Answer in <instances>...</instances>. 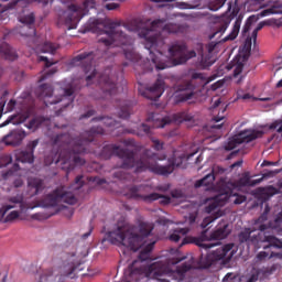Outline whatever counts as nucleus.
<instances>
[{
    "mask_svg": "<svg viewBox=\"0 0 282 282\" xmlns=\"http://www.w3.org/2000/svg\"><path fill=\"white\" fill-rule=\"evenodd\" d=\"M120 28V22L108 21L102 24V20L90 19L88 21V32L94 34H106V37H100L99 43H104L106 47H124L123 54L127 61L133 63L137 74H147L156 68L158 72L167 69V67H175V65H184L186 61L195 58L197 53L195 51L186 52V45L174 44L169 47V54L173 58L172 62H164L162 59V51L158 47L164 46V34H180L184 32V26L180 24H166L164 20H141L134 28L140 39L144 40L145 50L150 52L151 59H142V56L133 50V37L127 35Z\"/></svg>",
    "mask_w": 282,
    "mask_h": 282,
    "instance_id": "obj_1",
    "label": "nucleus"
},
{
    "mask_svg": "<svg viewBox=\"0 0 282 282\" xmlns=\"http://www.w3.org/2000/svg\"><path fill=\"white\" fill-rule=\"evenodd\" d=\"M101 155L106 158V160H109L111 155H116L117 158H120L122 160L121 169H133V166H137L135 172L142 173V171H151V173H154L155 175H171L173 171H175V166H180L183 161L188 162L191 158L194 155H197V151L191 152V153H184L181 155L180 161H174L172 164L169 165H160L158 164V160H166V155H163V158H160L158 153H154L151 150H144V152L141 155V159L135 162V152L130 149H122L119 145L116 144H108L105 145Z\"/></svg>",
    "mask_w": 282,
    "mask_h": 282,
    "instance_id": "obj_2",
    "label": "nucleus"
},
{
    "mask_svg": "<svg viewBox=\"0 0 282 282\" xmlns=\"http://www.w3.org/2000/svg\"><path fill=\"white\" fill-rule=\"evenodd\" d=\"M96 135H105V129L100 126L93 127L90 130L85 131L82 137L74 139L69 133L57 134L53 139V147L57 148V160L55 164L61 162L67 173L73 171L74 166H84L85 159L80 155L87 153V145L94 142Z\"/></svg>",
    "mask_w": 282,
    "mask_h": 282,
    "instance_id": "obj_3",
    "label": "nucleus"
},
{
    "mask_svg": "<svg viewBox=\"0 0 282 282\" xmlns=\"http://www.w3.org/2000/svg\"><path fill=\"white\" fill-rule=\"evenodd\" d=\"M155 243V240L148 242L140 251L138 260H134L124 271V275L130 281H140L143 276H147L148 279H155V281L171 282V279L175 276V273L171 270L169 259L159 260L148 267L142 264L144 261H152L151 252H153Z\"/></svg>",
    "mask_w": 282,
    "mask_h": 282,
    "instance_id": "obj_4",
    "label": "nucleus"
},
{
    "mask_svg": "<svg viewBox=\"0 0 282 282\" xmlns=\"http://www.w3.org/2000/svg\"><path fill=\"white\" fill-rule=\"evenodd\" d=\"M151 232H153V225L149 223H140L135 226L123 220L118 221L117 228L107 234V239L113 246L126 248L123 254H127L129 250L138 252L142 246H147Z\"/></svg>",
    "mask_w": 282,
    "mask_h": 282,
    "instance_id": "obj_5",
    "label": "nucleus"
},
{
    "mask_svg": "<svg viewBox=\"0 0 282 282\" xmlns=\"http://www.w3.org/2000/svg\"><path fill=\"white\" fill-rule=\"evenodd\" d=\"M76 256L66 252L59 253L53 259L54 269L44 270L39 274L37 282H61L63 276L74 279V272L78 268L74 262Z\"/></svg>",
    "mask_w": 282,
    "mask_h": 282,
    "instance_id": "obj_6",
    "label": "nucleus"
},
{
    "mask_svg": "<svg viewBox=\"0 0 282 282\" xmlns=\"http://www.w3.org/2000/svg\"><path fill=\"white\" fill-rule=\"evenodd\" d=\"M54 88L50 84H42L35 89V95L41 100H44V105H58V109L55 111L56 116H63V110L67 109L74 102V88L62 89L61 97H54Z\"/></svg>",
    "mask_w": 282,
    "mask_h": 282,
    "instance_id": "obj_7",
    "label": "nucleus"
},
{
    "mask_svg": "<svg viewBox=\"0 0 282 282\" xmlns=\"http://www.w3.org/2000/svg\"><path fill=\"white\" fill-rule=\"evenodd\" d=\"M208 230H204L199 237H189L184 238L182 241V246H186V243H195L198 248H203L204 250H210V248H215V246H219V241L226 239L228 235H230V229L228 228V223L221 221L218 224L216 230H214L209 237H207Z\"/></svg>",
    "mask_w": 282,
    "mask_h": 282,
    "instance_id": "obj_8",
    "label": "nucleus"
},
{
    "mask_svg": "<svg viewBox=\"0 0 282 282\" xmlns=\"http://www.w3.org/2000/svg\"><path fill=\"white\" fill-rule=\"evenodd\" d=\"M97 85L100 93L93 94L95 100H111L118 94V75L107 68L97 76Z\"/></svg>",
    "mask_w": 282,
    "mask_h": 282,
    "instance_id": "obj_9",
    "label": "nucleus"
},
{
    "mask_svg": "<svg viewBox=\"0 0 282 282\" xmlns=\"http://www.w3.org/2000/svg\"><path fill=\"white\" fill-rule=\"evenodd\" d=\"M232 248H235V243H228L216 249L213 252L206 253V256L202 253L199 259L200 268L206 270L210 268V265H213V263H215L216 261L229 263L232 257H235V250Z\"/></svg>",
    "mask_w": 282,
    "mask_h": 282,
    "instance_id": "obj_10",
    "label": "nucleus"
},
{
    "mask_svg": "<svg viewBox=\"0 0 282 282\" xmlns=\"http://www.w3.org/2000/svg\"><path fill=\"white\" fill-rule=\"evenodd\" d=\"M94 52H84L70 61L72 67H82L85 74L90 73V75L86 77L87 86L91 85V79L97 76L96 67L94 66Z\"/></svg>",
    "mask_w": 282,
    "mask_h": 282,
    "instance_id": "obj_11",
    "label": "nucleus"
},
{
    "mask_svg": "<svg viewBox=\"0 0 282 282\" xmlns=\"http://www.w3.org/2000/svg\"><path fill=\"white\" fill-rule=\"evenodd\" d=\"M77 199L72 192H66L63 188H56L51 194L46 195L43 199V206L46 208L58 206L59 204H69L74 206Z\"/></svg>",
    "mask_w": 282,
    "mask_h": 282,
    "instance_id": "obj_12",
    "label": "nucleus"
},
{
    "mask_svg": "<svg viewBox=\"0 0 282 282\" xmlns=\"http://www.w3.org/2000/svg\"><path fill=\"white\" fill-rule=\"evenodd\" d=\"M83 17H85V13H83L80 7L70 4L66 11L62 12L58 21L59 23H65V25H68V30H74Z\"/></svg>",
    "mask_w": 282,
    "mask_h": 282,
    "instance_id": "obj_13",
    "label": "nucleus"
},
{
    "mask_svg": "<svg viewBox=\"0 0 282 282\" xmlns=\"http://www.w3.org/2000/svg\"><path fill=\"white\" fill-rule=\"evenodd\" d=\"M262 135L263 131L245 130L230 139L229 142L225 145V150L232 151V149H237L238 144H248V142H252L253 140H257V138H261Z\"/></svg>",
    "mask_w": 282,
    "mask_h": 282,
    "instance_id": "obj_14",
    "label": "nucleus"
},
{
    "mask_svg": "<svg viewBox=\"0 0 282 282\" xmlns=\"http://www.w3.org/2000/svg\"><path fill=\"white\" fill-rule=\"evenodd\" d=\"M144 187L142 185H133L129 187L128 193H126V197L128 199H135V202H145V204H151L152 202H158V198L160 197L158 193H152L149 195H143L142 189Z\"/></svg>",
    "mask_w": 282,
    "mask_h": 282,
    "instance_id": "obj_15",
    "label": "nucleus"
},
{
    "mask_svg": "<svg viewBox=\"0 0 282 282\" xmlns=\"http://www.w3.org/2000/svg\"><path fill=\"white\" fill-rule=\"evenodd\" d=\"M195 96V86L191 82L183 83L177 86L175 95H174V102L180 105V102H186L191 100Z\"/></svg>",
    "mask_w": 282,
    "mask_h": 282,
    "instance_id": "obj_16",
    "label": "nucleus"
},
{
    "mask_svg": "<svg viewBox=\"0 0 282 282\" xmlns=\"http://www.w3.org/2000/svg\"><path fill=\"white\" fill-rule=\"evenodd\" d=\"M19 21L20 23H22V25L19 29V34H21V36H26L29 39H34L36 36V29L34 28V13L24 15L20 18Z\"/></svg>",
    "mask_w": 282,
    "mask_h": 282,
    "instance_id": "obj_17",
    "label": "nucleus"
},
{
    "mask_svg": "<svg viewBox=\"0 0 282 282\" xmlns=\"http://www.w3.org/2000/svg\"><path fill=\"white\" fill-rule=\"evenodd\" d=\"M39 147V139H35L26 144V149L15 154L17 162L22 164H34V149Z\"/></svg>",
    "mask_w": 282,
    "mask_h": 282,
    "instance_id": "obj_18",
    "label": "nucleus"
},
{
    "mask_svg": "<svg viewBox=\"0 0 282 282\" xmlns=\"http://www.w3.org/2000/svg\"><path fill=\"white\" fill-rule=\"evenodd\" d=\"M26 135L28 134L25 133L24 130H21V129L11 130L8 134H6L2 138V142L7 147H21Z\"/></svg>",
    "mask_w": 282,
    "mask_h": 282,
    "instance_id": "obj_19",
    "label": "nucleus"
},
{
    "mask_svg": "<svg viewBox=\"0 0 282 282\" xmlns=\"http://www.w3.org/2000/svg\"><path fill=\"white\" fill-rule=\"evenodd\" d=\"M281 188H282V180L278 182V188L272 185H269L267 187H258L254 191V196L258 199H261L262 202H268L270 197H274V195H279V193H281Z\"/></svg>",
    "mask_w": 282,
    "mask_h": 282,
    "instance_id": "obj_20",
    "label": "nucleus"
},
{
    "mask_svg": "<svg viewBox=\"0 0 282 282\" xmlns=\"http://www.w3.org/2000/svg\"><path fill=\"white\" fill-rule=\"evenodd\" d=\"M162 94H164V79H162V77H159L152 87H149L144 93H141V95L149 100H158L159 98H162Z\"/></svg>",
    "mask_w": 282,
    "mask_h": 282,
    "instance_id": "obj_21",
    "label": "nucleus"
},
{
    "mask_svg": "<svg viewBox=\"0 0 282 282\" xmlns=\"http://www.w3.org/2000/svg\"><path fill=\"white\" fill-rule=\"evenodd\" d=\"M231 193L232 192L229 189L225 192V194H221L218 197H216V199H214L212 203L208 204V206L205 207V213H207L208 215H210V213H215V210H217L219 206H224V204L228 202Z\"/></svg>",
    "mask_w": 282,
    "mask_h": 282,
    "instance_id": "obj_22",
    "label": "nucleus"
},
{
    "mask_svg": "<svg viewBox=\"0 0 282 282\" xmlns=\"http://www.w3.org/2000/svg\"><path fill=\"white\" fill-rule=\"evenodd\" d=\"M261 182H263V178L251 180L250 172H245L242 173L241 177L236 182V186H239V188H243L246 186L252 187L261 184Z\"/></svg>",
    "mask_w": 282,
    "mask_h": 282,
    "instance_id": "obj_23",
    "label": "nucleus"
},
{
    "mask_svg": "<svg viewBox=\"0 0 282 282\" xmlns=\"http://www.w3.org/2000/svg\"><path fill=\"white\" fill-rule=\"evenodd\" d=\"M254 230L250 228H246L245 230L240 231L238 235V239L240 243H258L259 235H252Z\"/></svg>",
    "mask_w": 282,
    "mask_h": 282,
    "instance_id": "obj_24",
    "label": "nucleus"
},
{
    "mask_svg": "<svg viewBox=\"0 0 282 282\" xmlns=\"http://www.w3.org/2000/svg\"><path fill=\"white\" fill-rule=\"evenodd\" d=\"M0 56L6 61H17L19 58L17 51L8 43L0 44Z\"/></svg>",
    "mask_w": 282,
    "mask_h": 282,
    "instance_id": "obj_25",
    "label": "nucleus"
},
{
    "mask_svg": "<svg viewBox=\"0 0 282 282\" xmlns=\"http://www.w3.org/2000/svg\"><path fill=\"white\" fill-rule=\"evenodd\" d=\"M9 202L11 205H3L0 208V217H6V213H8V210H12V208H17V204L20 208L23 206V197L22 196H13V197L9 198Z\"/></svg>",
    "mask_w": 282,
    "mask_h": 282,
    "instance_id": "obj_26",
    "label": "nucleus"
},
{
    "mask_svg": "<svg viewBox=\"0 0 282 282\" xmlns=\"http://www.w3.org/2000/svg\"><path fill=\"white\" fill-rule=\"evenodd\" d=\"M172 118L174 122L182 124V122H193L195 116H193V113H191L188 110H184V111L174 113Z\"/></svg>",
    "mask_w": 282,
    "mask_h": 282,
    "instance_id": "obj_27",
    "label": "nucleus"
},
{
    "mask_svg": "<svg viewBox=\"0 0 282 282\" xmlns=\"http://www.w3.org/2000/svg\"><path fill=\"white\" fill-rule=\"evenodd\" d=\"M56 50H58V44L52 42H45L36 46V51L42 52V54H56Z\"/></svg>",
    "mask_w": 282,
    "mask_h": 282,
    "instance_id": "obj_28",
    "label": "nucleus"
},
{
    "mask_svg": "<svg viewBox=\"0 0 282 282\" xmlns=\"http://www.w3.org/2000/svg\"><path fill=\"white\" fill-rule=\"evenodd\" d=\"M128 133H133V135L144 138V135H151V126L141 123L137 129L128 130Z\"/></svg>",
    "mask_w": 282,
    "mask_h": 282,
    "instance_id": "obj_29",
    "label": "nucleus"
},
{
    "mask_svg": "<svg viewBox=\"0 0 282 282\" xmlns=\"http://www.w3.org/2000/svg\"><path fill=\"white\" fill-rule=\"evenodd\" d=\"M263 241L269 243L263 247V250H268V248H276L278 250H281L282 248L281 239L276 238L275 236H264Z\"/></svg>",
    "mask_w": 282,
    "mask_h": 282,
    "instance_id": "obj_30",
    "label": "nucleus"
},
{
    "mask_svg": "<svg viewBox=\"0 0 282 282\" xmlns=\"http://www.w3.org/2000/svg\"><path fill=\"white\" fill-rule=\"evenodd\" d=\"M119 118L127 120L131 116V101H122V104H119Z\"/></svg>",
    "mask_w": 282,
    "mask_h": 282,
    "instance_id": "obj_31",
    "label": "nucleus"
},
{
    "mask_svg": "<svg viewBox=\"0 0 282 282\" xmlns=\"http://www.w3.org/2000/svg\"><path fill=\"white\" fill-rule=\"evenodd\" d=\"M198 54L202 56L200 59V67L203 69H208V67H213V65H215V61L210 59V57H204V45L203 44H198Z\"/></svg>",
    "mask_w": 282,
    "mask_h": 282,
    "instance_id": "obj_32",
    "label": "nucleus"
},
{
    "mask_svg": "<svg viewBox=\"0 0 282 282\" xmlns=\"http://www.w3.org/2000/svg\"><path fill=\"white\" fill-rule=\"evenodd\" d=\"M185 235H188V228H176L170 235L169 239L170 241H174V243H177V241H180L182 237H185Z\"/></svg>",
    "mask_w": 282,
    "mask_h": 282,
    "instance_id": "obj_33",
    "label": "nucleus"
},
{
    "mask_svg": "<svg viewBox=\"0 0 282 282\" xmlns=\"http://www.w3.org/2000/svg\"><path fill=\"white\" fill-rule=\"evenodd\" d=\"M23 122H25V118L21 115H12L0 124V129H2V127H8V124H21Z\"/></svg>",
    "mask_w": 282,
    "mask_h": 282,
    "instance_id": "obj_34",
    "label": "nucleus"
},
{
    "mask_svg": "<svg viewBox=\"0 0 282 282\" xmlns=\"http://www.w3.org/2000/svg\"><path fill=\"white\" fill-rule=\"evenodd\" d=\"M28 184L30 186V188H34V194L39 195V193H41V191L43 189V180L41 178H36V177H31L28 181Z\"/></svg>",
    "mask_w": 282,
    "mask_h": 282,
    "instance_id": "obj_35",
    "label": "nucleus"
},
{
    "mask_svg": "<svg viewBox=\"0 0 282 282\" xmlns=\"http://www.w3.org/2000/svg\"><path fill=\"white\" fill-rule=\"evenodd\" d=\"M220 21H221V23L216 26V32L214 34L209 35L210 40L215 39V36H217V34H220V35L224 34V32H226V30H228V26L230 25V20L227 19L225 21L224 19H221Z\"/></svg>",
    "mask_w": 282,
    "mask_h": 282,
    "instance_id": "obj_36",
    "label": "nucleus"
},
{
    "mask_svg": "<svg viewBox=\"0 0 282 282\" xmlns=\"http://www.w3.org/2000/svg\"><path fill=\"white\" fill-rule=\"evenodd\" d=\"M215 182V174H207L202 180L196 181L195 188H202V186H210Z\"/></svg>",
    "mask_w": 282,
    "mask_h": 282,
    "instance_id": "obj_37",
    "label": "nucleus"
},
{
    "mask_svg": "<svg viewBox=\"0 0 282 282\" xmlns=\"http://www.w3.org/2000/svg\"><path fill=\"white\" fill-rule=\"evenodd\" d=\"M215 182V174H207L202 180L196 181L195 188H202V186H210Z\"/></svg>",
    "mask_w": 282,
    "mask_h": 282,
    "instance_id": "obj_38",
    "label": "nucleus"
},
{
    "mask_svg": "<svg viewBox=\"0 0 282 282\" xmlns=\"http://www.w3.org/2000/svg\"><path fill=\"white\" fill-rule=\"evenodd\" d=\"M282 3L273 4L271 8L261 11L260 17H269V14H282Z\"/></svg>",
    "mask_w": 282,
    "mask_h": 282,
    "instance_id": "obj_39",
    "label": "nucleus"
},
{
    "mask_svg": "<svg viewBox=\"0 0 282 282\" xmlns=\"http://www.w3.org/2000/svg\"><path fill=\"white\" fill-rule=\"evenodd\" d=\"M93 122H101L105 127H116L118 124L111 117H95Z\"/></svg>",
    "mask_w": 282,
    "mask_h": 282,
    "instance_id": "obj_40",
    "label": "nucleus"
},
{
    "mask_svg": "<svg viewBox=\"0 0 282 282\" xmlns=\"http://www.w3.org/2000/svg\"><path fill=\"white\" fill-rule=\"evenodd\" d=\"M225 4L226 0H214L208 4V9L212 10V12H217V10H221Z\"/></svg>",
    "mask_w": 282,
    "mask_h": 282,
    "instance_id": "obj_41",
    "label": "nucleus"
},
{
    "mask_svg": "<svg viewBox=\"0 0 282 282\" xmlns=\"http://www.w3.org/2000/svg\"><path fill=\"white\" fill-rule=\"evenodd\" d=\"M282 224V212L278 213L274 220L269 223V228H272V230H276L278 228H281Z\"/></svg>",
    "mask_w": 282,
    "mask_h": 282,
    "instance_id": "obj_42",
    "label": "nucleus"
},
{
    "mask_svg": "<svg viewBox=\"0 0 282 282\" xmlns=\"http://www.w3.org/2000/svg\"><path fill=\"white\" fill-rule=\"evenodd\" d=\"M253 21H254V15H250L248 19H247V21H246V23H245V25H243V28H242V34H248V32H250V28H252V23H253Z\"/></svg>",
    "mask_w": 282,
    "mask_h": 282,
    "instance_id": "obj_43",
    "label": "nucleus"
},
{
    "mask_svg": "<svg viewBox=\"0 0 282 282\" xmlns=\"http://www.w3.org/2000/svg\"><path fill=\"white\" fill-rule=\"evenodd\" d=\"M40 124H43V118L36 117L30 121L29 128L30 129H39Z\"/></svg>",
    "mask_w": 282,
    "mask_h": 282,
    "instance_id": "obj_44",
    "label": "nucleus"
},
{
    "mask_svg": "<svg viewBox=\"0 0 282 282\" xmlns=\"http://www.w3.org/2000/svg\"><path fill=\"white\" fill-rule=\"evenodd\" d=\"M19 1H21V0H14L4 7L0 4V14H3V12H7V10H12V9L17 8V3H19Z\"/></svg>",
    "mask_w": 282,
    "mask_h": 282,
    "instance_id": "obj_45",
    "label": "nucleus"
},
{
    "mask_svg": "<svg viewBox=\"0 0 282 282\" xmlns=\"http://www.w3.org/2000/svg\"><path fill=\"white\" fill-rule=\"evenodd\" d=\"M219 216H208L206 218L203 219V223L200 224V227L204 228H208V226H210V224H213V221H215V219H217Z\"/></svg>",
    "mask_w": 282,
    "mask_h": 282,
    "instance_id": "obj_46",
    "label": "nucleus"
},
{
    "mask_svg": "<svg viewBox=\"0 0 282 282\" xmlns=\"http://www.w3.org/2000/svg\"><path fill=\"white\" fill-rule=\"evenodd\" d=\"M178 8L181 10H195V9L199 8V3L191 4V3H186V2H181V3H178Z\"/></svg>",
    "mask_w": 282,
    "mask_h": 282,
    "instance_id": "obj_47",
    "label": "nucleus"
},
{
    "mask_svg": "<svg viewBox=\"0 0 282 282\" xmlns=\"http://www.w3.org/2000/svg\"><path fill=\"white\" fill-rule=\"evenodd\" d=\"M239 30L238 26L234 25L231 33L225 37V41H235L239 36Z\"/></svg>",
    "mask_w": 282,
    "mask_h": 282,
    "instance_id": "obj_48",
    "label": "nucleus"
},
{
    "mask_svg": "<svg viewBox=\"0 0 282 282\" xmlns=\"http://www.w3.org/2000/svg\"><path fill=\"white\" fill-rule=\"evenodd\" d=\"M152 143L154 151H162L164 149V142L160 141V139L152 138Z\"/></svg>",
    "mask_w": 282,
    "mask_h": 282,
    "instance_id": "obj_49",
    "label": "nucleus"
},
{
    "mask_svg": "<svg viewBox=\"0 0 282 282\" xmlns=\"http://www.w3.org/2000/svg\"><path fill=\"white\" fill-rule=\"evenodd\" d=\"M8 98V91H4L0 98V118L3 116V109L6 107V100Z\"/></svg>",
    "mask_w": 282,
    "mask_h": 282,
    "instance_id": "obj_50",
    "label": "nucleus"
},
{
    "mask_svg": "<svg viewBox=\"0 0 282 282\" xmlns=\"http://www.w3.org/2000/svg\"><path fill=\"white\" fill-rule=\"evenodd\" d=\"M57 69L56 68H51L50 70L45 72L44 75H42L39 79V83H43L48 76H54L56 74Z\"/></svg>",
    "mask_w": 282,
    "mask_h": 282,
    "instance_id": "obj_51",
    "label": "nucleus"
},
{
    "mask_svg": "<svg viewBox=\"0 0 282 282\" xmlns=\"http://www.w3.org/2000/svg\"><path fill=\"white\" fill-rule=\"evenodd\" d=\"M19 212L18 210H13L10 214L7 215V217L4 218V221H14V219H19Z\"/></svg>",
    "mask_w": 282,
    "mask_h": 282,
    "instance_id": "obj_52",
    "label": "nucleus"
},
{
    "mask_svg": "<svg viewBox=\"0 0 282 282\" xmlns=\"http://www.w3.org/2000/svg\"><path fill=\"white\" fill-rule=\"evenodd\" d=\"M167 124H169V121L166 120V118H163V119L156 121L154 127L156 129H164V127L167 126Z\"/></svg>",
    "mask_w": 282,
    "mask_h": 282,
    "instance_id": "obj_53",
    "label": "nucleus"
},
{
    "mask_svg": "<svg viewBox=\"0 0 282 282\" xmlns=\"http://www.w3.org/2000/svg\"><path fill=\"white\" fill-rule=\"evenodd\" d=\"M39 61L40 62H43L44 63V67H46V68H50V67H52V65H54L55 63L54 62H51L47 57H45V56H40L39 57Z\"/></svg>",
    "mask_w": 282,
    "mask_h": 282,
    "instance_id": "obj_54",
    "label": "nucleus"
},
{
    "mask_svg": "<svg viewBox=\"0 0 282 282\" xmlns=\"http://www.w3.org/2000/svg\"><path fill=\"white\" fill-rule=\"evenodd\" d=\"M243 72V63H238L234 69V76L237 77Z\"/></svg>",
    "mask_w": 282,
    "mask_h": 282,
    "instance_id": "obj_55",
    "label": "nucleus"
},
{
    "mask_svg": "<svg viewBox=\"0 0 282 282\" xmlns=\"http://www.w3.org/2000/svg\"><path fill=\"white\" fill-rule=\"evenodd\" d=\"M281 171L275 170V171H268L262 175V182L265 180V177H274V175L279 174Z\"/></svg>",
    "mask_w": 282,
    "mask_h": 282,
    "instance_id": "obj_56",
    "label": "nucleus"
},
{
    "mask_svg": "<svg viewBox=\"0 0 282 282\" xmlns=\"http://www.w3.org/2000/svg\"><path fill=\"white\" fill-rule=\"evenodd\" d=\"M238 98L240 100H254V97H252V95H250V93H247V94H243V95L238 93Z\"/></svg>",
    "mask_w": 282,
    "mask_h": 282,
    "instance_id": "obj_57",
    "label": "nucleus"
},
{
    "mask_svg": "<svg viewBox=\"0 0 282 282\" xmlns=\"http://www.w3.org/2000/svg\"><path fill=\"white\" fill-rule=\"evenodd\" d=\"M75 184L77 185L76 188H83V185L85 184L83 181V175L76 176Z\"/></svg>",
    "mask_w": 282,
    "mask_h": 282,
    "instance_id": "obj_58",
    "label": "nucleus"
},
{
    "mask_svg": "<svg viewBox=\"0 0 282 282\" xmlns=\"http://www.w3.org/2000/svg\"><path fill=\"white\" fill-rule=\"evenodd\" d=\"M14 107H17V100L11 99L7 105V111H14Z\"/></svg>",
    "mask_w": 282,
    "mask_h": 282,
    "instance_id": "obj_59",
    "label": "nucleus"
},
{
    "mask_svg": "<svg viewBox=\"0 0 282 282\" xmlns=\"http://www.w3.org/2000/svg\"><path fill=\"white\" fill-rule=\"evenodd\" d=\"M106 10H118L120 8L119 3L116 2H109L105 6Z\"/></svg>",
    "mask_w": 282,
    "mask_h": 282,
    "instance_id": "obj_60",
    "label": "nucleus"
},
{
    "mask_svg": "<svg viewBox=\"0 0 282 282\" xmlns=\"http://www.w3.org/2000/svg\"><path fill=\"white\" fill-rule=\"evenodd\" d=\"M158 196H159L158 199H162L161 200L162 204H165V205L166 204H171V197L164 196V195H160V194H158Z\"/></svg>",
    "mask_w": 282,
    "mask_h": 282,
    "instance_id": "obj_61",
    "label": "nucleus"
},
{
    "mask_svg": "<svg viewBox=\"0 0 282 282\" xmlns=\"http://www.w3.org/2000/svg\"><path fill=\"white\" fill-rule=\"evenodd\" d=\"M96 113V110H88L86 113L79 117L80 120H85V118H91Z\"/></svg>",
    "mask_w": 282,
    "mask_h": 282,
    "instance_id": "obj_62",
    "label": "nucleus"
},
{
    "mask_svg": "<svg viewBox=\"0 0 282 282\" xmlns=\"http://www.w3.org/2000/svg\"><path fill=\"white\" fill-rule=\"evenodd\" d=\"M257 259H258V261H263V259H268V252L267 251H260L257 254Z\"/></svg>",
    "mask_w": 282,
    "mask_h": 282,
    "instance_id": "obj_63",
    "label": "nucleus"
},
{
    "mask_svg": "<svg viewBox=\"0 0 282 282\" xmlns=\"http://www.w3.org/2000/svg\"><path fill=\"white\" fill-rule=\"evenodd\" d=\"M232 279H235V276H232V273H227L224 276L223 282H232Z\"/></svg>",
    "mask_w": 282,
    "mask_h": 282,
    "instance_id": "obj_64",
    "label": "nucleus"
}]
</instances>
